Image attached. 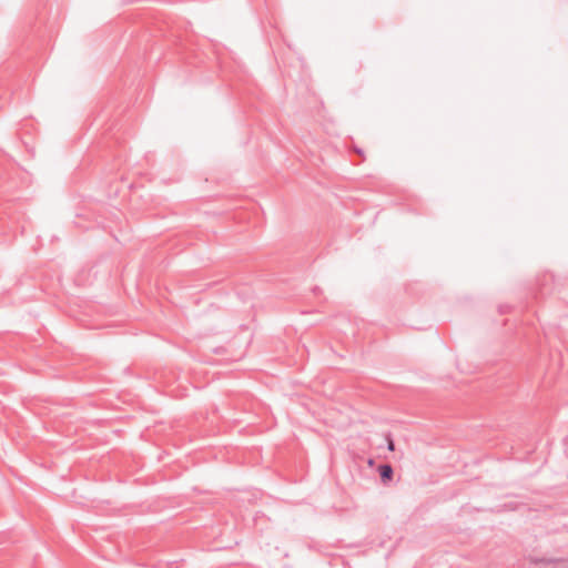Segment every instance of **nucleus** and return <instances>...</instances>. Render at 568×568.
Returning <instances> with one entry per match:
<instances>
[{"instance_id": "obj_1", "label": "nucleus", "mask_w": 568, "mask_h": 568, "mask_svg": "<svg viewBox=\"0 0 568 568\" xmlns=\"http://www.w3.org/2000/svg\"><path fill=\"white\" fill-rule=\"evenodd\" d=\"M379 473L383 480H389L393 476V469L389 465L381 466Z\"/></svg>"}, {"instance_id": "obj_2", "label": "nucleus", "mask_w": 568, "mask_h": 568, "mask_svg": "<svg viewBox=\"0 0 568 568\" xmlns=\"http://www.w3.org/2000/svg\"><path fill=\"white\" fill-rule=\"evenodd\" d=\"M388 449L393 452L395 449L394 443L392 439L388 440Z\"/></svg>"}]
</instances>
